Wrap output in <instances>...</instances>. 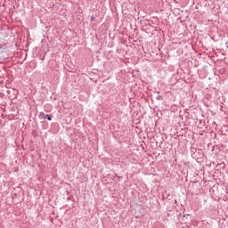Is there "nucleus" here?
<instances>
[{
    "mask_svg": "<svg viewBox=\"0 0 228 228\" xmlns=\"http://www.w3.org/2000/svg\"><path fill=\"white\" fill-rule=\"evenodd\" d=\"M39 117H43L44 118H47V120H52L51 116H49V114L45 115L44 112H40Z\"/></svg>",
    "mask_w": 228,
    "mask_h": 228,
    "instance_id": "nucleus-1",
    "label": "nucleus"
}]
</instances>
